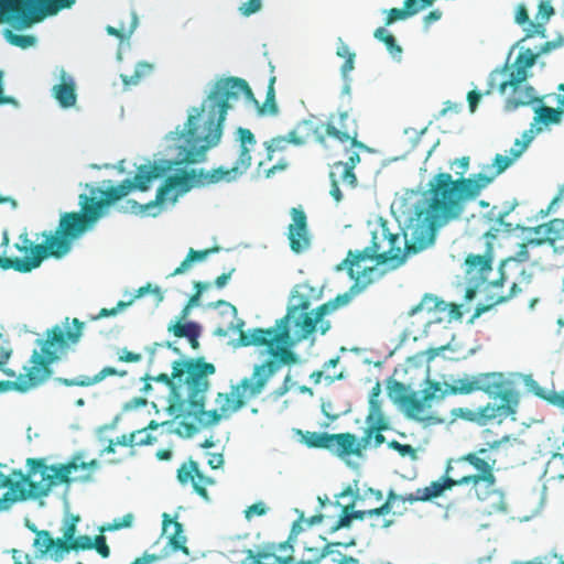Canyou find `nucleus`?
Listing matches in <instances>:
<instances>
[{
	"mask_svg": "<svg viewBox=\"0 0 564 564\" xmlns=\"http://www.w3.org/2000/svg\"><path fill=\"white\" fill-rule=\"evenodd\" d=\"M0 269H2V270L13 269L15 271L20 270V269H28V262L12 260V258H7V257H0Z\"/></svg>",
	"mask_w": 564,
	"mask_h": 564,
	"instance_id": "obj_58",
	"label": "nucleus"
},
{
	"mask_svg": "<svg viewBox=\"0 0 564 564\" xmlns=\"http://www.w3.org/2000/svg\"><path fill=\"white\" fill-rule=\"evenodd\" d=\"M421 8L419 7V0H404L403 9L392 8L389 10L386 24H392L398 20H403L408 17L416 14Z\"/></svg>",
	"mask_w": 564,
	"mask_h": 564,
	"instance_id": "obj_38",
	"label": "nucleus"
},
{
	"mask_svg": "<svg viewBox=\"0 0 564 564\" xmlns=\"http://www.w3.org/2000/svg\"><path fill=\"white\" fill-rule=\"evenodd\" d=\"M496 463L497 460L488 455V449L486 448L468 453L458 458L455 464L462 468L469 465L476 470L475 474H464L452 477L451 474L454 471L455 467L448 463L445 475L441 479L432 481L429 486L417 488L415 492L406 495H398L393 490H390L386 501L378 508L356 511L350 509L351 520L372 519V516H389L392 509H399L400 505L403 506L405 502L431 501L441 497L446 490L452 489L454 486L469 485L470 490L474 491L479 500H487L497 492V479L495 476Z\"/></svg>",
	"mask_w": 564,
	"mask_h": 564,
	"instance_id": "obj_4",
	"label": "nucleus"
},
{
	"mask_svg": "<svg viewBox=\"0 0 564 564\" xmlns=\"http://www.w3.org/2000/svg\"><path fill=\"white\" fill-rule=\"evenodd\" d=\"M93 549L102 557L107 558L110 556V547L107 544L106 536L104 534H98L93 539Z\"/></svg>",
	"mask_w": 564,
	"mask_h": 564,
	"instance_id": "obj_54",
	"label": "nucleus"
},
{
	"mask_svg": "<svg viewBox=\"0 0 564 564\" xmlns=\"http://www.w3.org/2000/svg\"><path fill=\"white\" fill-rule=\"evenodd\" d=\"M313 564H359V560L333 550L332 545L327 544Z\"/></svg>",
	"mask_w": 564,
	"mask_h": 564,
	"instance_id": "obj_37",
	"label": "nucleus"
},
{
	"mask_svg": "<svg viewBox=\"0 0 564 564\" xmlns=\"http://www.w3.org/2000/svg\"><path fill=\"white\" fill-rule=\"evenodd\" d=\"M310 306L308 296L293 290L286 314L276 319L273 327H256L247 332L241 330L239 335L240 345L245 347H265L273 359L263 364L272 361L276 365L272 376L280 369L281 365L296 364L297 356L291 350V347L306 339L316 330L317 325H319L321 333L325 334L330 325L329 322H324L323 317L337 307L336 304L329 302L310 312Z\"/></svg>",
	"mask_w": 564,
	"mask_h": 564,
	"instance_id": "obj_2",
	"label": "nucleus"
},
{
	"mask_svg": "<svg viewBox=\"0 0 564 564\" xmlns=\"http://www.w3.org/2000/svg\"><path fill=\"white\" fill-rule=\"evenodd\" d=\"M84 329V323L78 318L73 319V328L64 330L59 325L46 330L45 340L40 341L41 352L33 350L30 358V367H24L25 372L17 376L15 371L7 368L12 349L0 346V371L10 378H17L14 381L0 380V393L8 391L26 392L31 388L37 387L46 381L51 375V365L59 358L69 345L79 341Z\"/></svg>",
	"mask_w": 564,
	"mask_h": 564,
	"instance_id": "obj_7",
	"label": "nucleus"
},
{
	"mask_svg": "<svg viewBox=\"0 0 564 564\" xmlns=\"http://www.w3.org/2000/svg\"><path fill=\"white\" fill-rule=\"evenodd\" d=\"M492 248L489 245L484 254H468L465 259V272L476 288L486 283L492 273Z\"/></svg>",
	"mask_w": 564,
	"mask_h": 564,
	"instance_id": "obj_25",
	"label": "nucleus"
},
{
	"mask_svg": "<svg viewBox=\"0 0 564 564\" xmlns=\"http://www.w3.org/2000/svg\"><path fill=\"white\" fill-rule=\"evenodd\" d=\"M274 83L275 77H271L267 98L262 105H259L245 79L239 77L218 79L202 108L197 110V116L189 115L185 129L172 133V140L177 142L176 162L178 164H195L205 161L206 152L217 145L221 138L223 123L228 110L232 102L239 100L241 96H246L256 104L259 115H278Z\"/></svg>",
	"mask_w": 564,
	"mask_h": 564,
	"instance_id": "obj_1",
	"label": "nucleus"
},
{
	"mask_svg": "<svg viewBox=\"0 0 564 564\" xmlns=\"http://www.w3.org/2000/svg\"><path fill=\"white\" fill-rule=\"evenodd\" d=\"M354 502H350L341 507V512L338 519L329 527L332 532L338 531L343 528H348L351 524L350 509H352Z\"/></svg>",
	"mask_w": 564,
	"mask_h": 564,
	"instance_id": "obj_49",
	"label": "nucleus"
},
{
	"mask_svg": "<svg viewBox=\"0 0 564 564\" xmlns=\"http://www.w3.org/2000/svg\"><path fill=\"white\" fill-rule=\"evenodd\" d=\"M427 401L424 400V397L419 398L416 392H411L409 398H406L405 402L401 405L404 408L406 415L413 419H421V415L425 411V403Z\"/></svg>",
	"mask_w": 564,
	"mask_h": 564,
	"instance_id": "obj_40",
	"label": "nucleus"
},
{
	"mask_svg": "<svg viewBox=\"0 0 564 564\" xmlns=\"http://www.w3.org/2000/svg\"><path fill=\"white\" fill-rule=\"evenodd\" d=\"M370 252L367 247L362 250H348L346 258L337 267V270H346L356 284L366 286L372 283L376 262L375 256H370Z\"/></svg>",
	"mask_w": 564,
	"mask_h": 564,
	"instance_id": "obj_17",
	"label": "nucleus"
},
{
	"mask_svg": "<svg viewBox=\"0 0 564 564\" xmlns=\"http://www.w3.org/2000/svg\"><path fill=\"white\" fill-rule=\"evenodd\" d=\"M290 216L291 223L288 227L290 248L293 252L301 253L311 247L307 216L301 207L291 208Z\"/></svg>",
	"mask_w": 564,
	"mask_h": 564,
	"instance_id": "obj_24",
	"label": "nucleus"
},
{
	"mask_svg": "<svg viewBox=\"0 0 564 564\" xmlns=\"http://www.w3.org/2000/svg\"><path fill=\"white\" fill-rule=\"evenodd\" d=\"M445 311H446L445 301L438 299L434 294L425 293L422 296L420 303L412 306L408 311L406 315H408V317H412L421 312L431 313V312H445Z\"/></svg>",
	"mask_w": 564,
	"mask_h": 564,
	"instance_id": "obj_36",
	"label": "nucleus"
},
{
	"mask_svg": "<svg viewBox=\"0 0 564 564\" xmlns=\"http://www.w3.org/2000/svg\"><path fill=\"white\" fill-rule=\"evenodd\" d=\"M471 177L453 180L446 172L435 174L422 193L411 218V247L420 251L433 243L436 231L446 224L458 219L466 203L479 195Z\"/></svg>",
	"mask_w": 564,
	"mask_h": 564,
	"instance_id": "obj_3",
	"label": "nucleus"
},
{
	"mask_svg": "<svg viewBox=\"0 0 564 564\" xmlns=\"http://www.w3.org/2000/svg\"><path fill=\"white\" fill-rule=\"evenodd\" d=\"M169 543L172 545L174 550H180L185 554H188V549L186 547V536L182 533H170Z\"/></svg>",
	"mask_w": 564,
	"mask_h": 564,
	"instance_id": "obj_55",
	"label": "nucleus"
},
{
	"mask_svg": "<svg viewBox=\"0 0 564 564\" xmlns=\"http://www.w3.org/2000/svg\"><path fill=\"white\" fill-rule=\"evenodd\" d=\"M208 286H209V283L195 281L194 282L195 293L191 295L186 305H188L189 307L197 305L203 291L206 290Z\"/></svg>",
	"mask_w": 564,
	"mask_h": 564,
	"instance_id": "obj_57",
	"label": "nucleus"
},
{
	"mask_svg": "<svg viewBox=\"0 0 564 564\" xmlns=\"http://www.w3.org/2000/svg\"><path fill=\"white\" fill-rule=\"evenodd\" d=\"M133 189V182L131 180H124L117 186L108 187L105 191H101L102 198L97 200L94 197H89L86 194H82V197L89 203V206L94 212L101 216L104 207L121 199L127 196Z\"/></svg>",
	"mask_w": 564,
	"mask_h": 564,
	"instance_id": "obj_29",
	"label": "nucleus"
},
{
	"mask_svg": "<svg viewBox=\"0 0 564 564\" xmlns=\"http://www.w3.org/2000/svg\"><path fill=\"white\" fill-rule=\"evenodd\" d=\"M536 394L564 412V391H550L546 394L536 392Z\"/></svg>",
	"mask_w": 564,
	"mask_h": 564,
	"instance_id": "obj_53",
	"label": "nucleus"
},
{
	"mask_svg": "<svg viewBox=\"0 0 564 564\" xmlns=\"http://www.w3.org/2000/svg\"><path fill=\"white\" fill-rule=\"evenodd\" d=\"M80 213H64L55 232L43 231L41 237L50 238L54 249L53 257L62 258L69 252L73 240L79 238L89 227L99 219V214L94 212L89 203L79 195Z\"/></svg>",
	"mask_w": 564,
	"mask_h": 564,
	"instance_id": "obj_10",
	"label": "nucleus"
},
{
	"mask_svg": "<svg viewBox=\"0 0 564 564\" xmlns=\"http://www.w3.org/2000/svg\"><path fill=\"white\" fill-rule=\"evenodd\" d=\"M276 369L274 362L257 365L253 368L251 378H243L238 384L231 386L230 392L218 393L216 402L218 410H215L221 416H228L240 410L247 400L260 394L272 372Z\"/></svg>",
	"mask_w": 564,
	"mask_h": 564,
	"instance_id": "obj_11",
	"label": "nucleus"
},
{
	"mask_svg": "<svg viewBox=\"0 0 564 564\" xmlns=\"http://www.w3.org/2000/svg\"><path fill=\"white\" fill-rule=\"evenodd\" d=\"M126 373L127 372L124 370L118 371L113 367H105L98 373H96L94 377L85 376V377H80L78 379H59V381L67 387H73V386L88 387V386H93V384H96V383L102 381L105 378H107L109 376L123 377Z\"/></svg>",
	"mask_w": 564,
	"mask_h": 564,
	"instance_id": "obj_35",
	"label": "nucleus"
},
{
	"mask_svg": "<svg viewBox=\"0 0 564 564\" xmlns=\"http://www.w3.org/2000/svg\"><path fill=\"white\" fill-rule=\"evenodd\" d=\"M474 391H482L494 400L499 402H488L478 409L457 408L453 410L456 417L467 422L485 426L494 421L501 423L509 416L517 413L520 394L510 387L500 372H484L477 376H465L446 383L443 394H469Z\"/></svg>",
	"mask_w": 564,
	"mask_h": 564,
	"instance_id": "obj_8",
	"label": "nucleus"
},
{
	"mask_svg": "<svg viewBox=\"0 0 564 564\" xmlns=\"http://www.w3.org/2000/svg\"><path fill=\"white\" fill-rule=\"evenodd\" d=\"M330 435L326 432H306L304 435L305 444L308 447L329 448Z\"/></svg>",
	"mask_w": 564,
	"mask_h": 564,
	"instance_id": "obj_46",
	"label": "nucleus"
},
{
	"mask_svg": "<svg viewBox=\"0 0 564 564\" xmlns=\"http://www.w3.org/2000/svg\"><path fill=\"white\" fill-rule=\"evenodd\" d=\"M536 57L538 54H534L530 48L519 53L514 63L508 67V74H511V80L509 84L527 82L529 69L535 64Z\"/></svg>",
	"mask_w": 564,
	"mask_h": 564,
	"instance_id": "obj_32",
	"label": "nucleus"
},
{
	"mask_svg": "<svg viewBox=\"0 0 564 564\" xmlns=\"http://www.w3.org/2000/svg\"><path fill=\"white\" fill-rule=\"evenodd\" d=\"M132 301H119L117 305L112 308H101L96 316H91V321H97L102 317L116 316L120 311L130 306Z\"/></svg>",
	"mask_w": 564,
	"mask_h": 564,
	"instance_id": "obj_52",
	"label": "nucleus"
},
{
	"mask_svg": "<svg viewBox=\"0 0 564 564\" xmlns=\"http://www.w3.org/2000/svg\"><path fill=\"white\" fill-rule=\"evenodd\" d=\"M26 465V474L21 469H13L9 475L0 473V488L8 489L0 497V512L9 510L18 501L46 497L59 484L89 480L98 462H83L82 454H76L65 464L47 466L42 458H28Z\"/></svg>",
	"mask_w": 564,
	"mask_h": 564,
	"instance_id": "obj_5",
	"label": "nucleus"
},
{
	"mask_svg": "<svg viewBox=\"0 0 564 564\" xmlns=\"http://www.w3.org/2000/svg\"><path fill=\"white\" fill-rule=\"evenodd\" d=\"M218 250H219L218 247H213V248H208V249H204V250H194L191 248L187 253L188 260H192L193 262L194 261H203L207 258L208 254L217 252Z\"/></svg>",
	"mask_w": 564,
	"mask_h": 564,
	"instance_id": "obj_59",
	"label": "nucleus"
},
{
	"mask_svg": "<svg viewBox=\"0 0 564 564\" xmlns=\"http://www.w3.org/2000/svg\"><path fill=\"white\" fill-rule=\"evenodd\" d=\"M516 22L520 25L529 23V29L527 30V36H533L534 34L544 33V28L541 23H534L529 20L528 10L523 4H520L516 12Z\"/></svg>",
	"mask_w": 564,
	"mask_h": 564,
	"instance_id": "obj_43",
	"label": "nucleus"
},
{
	"mask_svg": "<svg viewBox=\"0 0 564 564\" xmlns=\"http://www.w3.org/2000/svg\"><path fill=\"white\" fill-rule=\"evenodd\" d=\"M380 392L379 384L373 388L369 401V413L366 417L367 427L361 436V447L364 449L372 445L378 447L384 443L386 438L382 432L389 429V422L381 411L380 402L376 399Z\"/></svg>",
	"mask_w": 564,
	"mask_h": 564,
	"instance_id": "obj_19",
	"label": "nucleus"
},
{
	"mask_svg": "<svg viewBox=\"0 0 564 564\" xmlns=\"http://www.w3.org/2000/svg\"><path fill=\"white\" fill-rule=\"evenodd\" d=\"M389 447L395 449L401 456H415V449L409 444H401L398 441H391Z\"/></svg>",
	"mask_w": 564,
	"mask_h": 564,
	"instance_id": "obj_64",
	"label": "nucleus"
},
{
	"mask_svg": "<svg viewBox=\"0 0 564 564\" xmlns=\"http://www.w3.org/2000/svg\"><path fill=\"white\" fill-rule=\"evenodd\" d=\"M52 91L62 108H70L76 104V84L65 72L61 75V83L55 85Z\"/></svg>",
	"mask_w": 564,
	"mask_h": 564,
	"instance_id": "obj_33",
	"label": "nucleus"
},
{
	"mask_svg": "<svg viewBox=\"0 0 564 564\" xmlns=\"http://www.w3.org/2000/svg\"><path fill=\"white\" fill-rule=\"evenodd\" d=\"M313 122L308 120L302 121L295 130H292L288 135H278L272 138L269 142H265V150L268 159H272L274 152L283 151L290 143L294 145H303L306 142V138L299 133L300 130H312Z\"/></svg>",
	"mask_w": 564,
	"mask_h": 564,
	"instance_id": "obj_30",
	"label": "nucleus"
},
{
	"mask_svg": "<svg viewBox=\"0 0 564 564\" xmlns=\"http://www.w3.org/2000/svg\"><path fill=\"white\" fill-rule=\"evenodd\" d=\"M388 397L397 404L402 405L406 398L411 394L408 387L398 380H393L388 384Z\"/></svg>",
	"mask_w": 564,
	"mask_h": 564,
	"instance_id": "obj_44",
	"label": "nucleus"
},
{
	"mask_svg": "<svg viewBox=\"0 0 564 564\" xmlns=\"http://www.w3.org/2000/svg\"><path fill=\"white\" fill-rule=\"evenodd\" d=\"M133 521V514L127 513L122 518L115 519L111 524L107 528H101V532L105 530H120L122 528H130Z\"/></svg>",
	"mask_w": 564,
	"mask_h": 564,
	"instance_id": "obj_56",
	"label": "nucleus"
},
{
	"mask_svg": "<svg viewBox=\"0 0 564 564\" xmlns=\"http://www.w3.org/2000/svg\"><path fill=\"white\" fill-rule=\"evenodd\" d=\"M360 162V155L356 151L349 153L346 162L337 161L332 165L329 172L330 178V196L339 203L343 199V193L339 188V184L343 183L351 188L357 186V176L354 173V169Z\"/></svg>",
	"mask_w": 564,
	"mask_h": 564,
	"instance_id": "obj_21",
	"label": "nucleus"
},
{
	"mask_svg": "<svg viewBox=\"0 0 564 564\" xmlns=\"http://www.w3.org/2000/svg\"><path fill=\"white\" fill-rule=\"evenodd\" d=\"M261 0H248L247 2L242 3L239 10L242 15L249 17L258 12L261 9Z\"/></svg>",
	"mask_w": 564,
	"mask_h": 564,
	"instance_id": "obj_62",
	"label": "nucleus"
},
{
	"mask_svg": "<svg viewBox=\"0 0 564 564\" xmlns=\"http://www.w3.org/2000/svg\"><path fill=\"white\" fill-rule=\"evenodd\" d=\"M540 132H542V128H530L523 131L521 139H516L513 147L509 150V154L518 160Z\"/></svg>",
	"mask_w": 564,
	"mask_h": 564,
	"instance_id": "obj_39",
	"label": "nucleus"
},
{
	"mask_svg": "<svg viewBox=\"0 0 564 564\" xmlns=\"http://www.w3.org/2000/svg\"><path fill=\"white\" fill-rule=\"evenodd\" d=\"M293 547L285 543L262 544L247 550L243 564H300L293 555Z\"/></svg>",
	"mask_w": 564,
	"mask_h": 564,
	"instance_id": "obj_20",
	"label": "nucleus"
},
{
	"mask_svg": "<svg viewBox=\"0 0 564 564\" xmlns=\"http://www.w3.org/2000/svg\"><path fill=\"white\" fill-rule=\"evenodd\" d=\"M329 451L335 452L339 456L360 455L364 451L361 447V438L351 433H339L330 435Z\"/></svg>",
	"mask_w": 564,
	"mask_h": 564,
	"instance_id": "obj_31",
	"label": "nucleus"
},
{
	"mask_svg": "<svg viewBox=\"0 0 564 564\" xmlns=\"http://www.w3.org/2000/svg\"><path fill=\"white\" fill-rule=\"evenodd\" d=\"M375 37L384 43L387 50L392 54H401L402 48L397 44L394 36L388 32L384 28H378L375 31Z\"/></svg>",
	"mask_w": 564,
	"mask_h": 564,
	"instance_id": "obj_48",
	"label": "nucleus"
},
{
	"mask_svg": "<svg viewBox=\"0 0 564 564\" xmlns=\"http://www.w3.org/2000/svg\"><path fill=\"white\" fill-rule=\"evenodd\" d=\"M93 538L89 535H78L75 539H73L68 544H63V558L66 554H68L70 551H86L93 549Z\"/></svg>",
	"mask_w": 564,
	"mask_h": 564,
	"instance_id": "obj_47",
	"label": "nucleus"
},
{
	"mask_svg": "<svg viewBox=\"0 0 564 564\" xmlns=\"http://www.w3.org/2000/svg\"><path fill=\"white\" fill-rule=\"evenodd\" d=\"M164 169L158 164H142L138 167L133 182V189L145 192L150 187V183L162 176Z\"/></svg>",
	"mask_w": 564,
	"mask_h": 564,
	"instance_id": "obj_34",
	"label": "nucleus"
},
{
	"mask_svg": "<svg viewBox=\"0 0 564 564\" xmlns=\"http://www.w3.org/2000/svg\"><path fill=\"white\" fill-rule=\"evenodd\" d=\"M517 160L509 155L496 154L492 163L486 165L481 172L471 175V180L475 182L476 187H479V193L486 188L497 176L502 174L509 166H511Z\"/></svg>",
	"mask_w": 564,
	"mask_h": 564,
	"instance_id": "obj_27",
	"label": "nucleus"
},
{
	"mask_svg": "<svg viewBox=\"0 0 564 564\" xmlns=\"http://www.w3.org/2000/svg\"><path fill=\"white\" fill-rule=\"evenodd\" d=\"M534 238H529V243L541 246L544 243L555 248L557 241L564 240V219L554 218L547 223L541 224L533 228Z\"/></svg>",
	"mask_w": 564,
	"mask_h": 564,
	"instance_id": "obj_26",
	"label": "nucleus"
},
{
	"mask_svg": "<svg viewBox=\"0 0 564 564\" xmlns=\"http://www.w3.org/2000/svg\"><path fill=\"white\" fill-rule=\"evenodd\" d=\"M143 433H144L143 430H139V431L132 432L130 434H123V435H121V436L116 438V441H115L116 446L117 445H120V446H134L133 442H137V436L141 435Z\"/></svg>",
	"mask_w": 564,
	"mask_h": 564,
	"instance_id": "obj_61",
	"label": "nucleus"
},
{
	"mask_svg": "<svg viewBox=\"0 0 564 564\" xmlns=\"http://www.w3.org/2000/svg\"><path fill=\"white\" fill-rule=\"evenodd\" d=\"M560 94L557 95V104L558 108H552L545 105H542L535 108L533 121L530 124V128L538 129L543 127H549L551 124H558L562 121V115L564 109V84H560L557 87Z\"/></svg>",
	"mask_w": 564,
	"mask_h": 564,
	"instance_id": "obj_28",
	"label": "nucleus"
},
{
	"mask_svg": "<svg viewBox=\"0 0 564 564\" xmlns=\"http://www.w3.org/2000/svg\"><path fill=\"white\" fill-rule=\"evenodd\" d=\"M323 127L324 132H319L314 124L311 130L321 145L327 147V140L330 139L343 145L348 144L350 149H366V145L358 140V123L347 111L330 115Z\"/></svg>",
	"mask_w": 564,
	"mask_h": 564,
	"instance_id": "obj_13",
	"label": "nucleus"
},
{
	"mask_svg": "<svg viewBox=\"0 0 564 564\" xmlns=\"http://www.w3.org/2000/svg\"><path fill=\"white\" fill-rule=\"evenodd\" d=\"M75 0H46L45 8L48 14H57L64 9H69L74 6Z\"/></svg>",
	"mask_w": 564,
	"mask_h": 564,
	"instance_id": "obj_51",
	"label": "nucleus"
},
{
	"mask_svg": "<svg viewBox=\"0 0 564 564\" xmlns=\"http://www.w3.org/2000/svg\"><path fill=\"white\" fill-rule=\"evenodd\" d=\"M152 72V65L147 62H139L135 65L133 74L121 75V80L126 87L138 85L142 78L148 76Z\"/></svg>",
	"mask_w": 564,
	"mask_h": 564,
	"instance_id": "obj_42",
	"label": "nucleus"
},
{
	"mask_svg": "<svg viewBox=\"0 0 564 564\" xmlns=\"http://www.w3.org/2000/svg\"><path fill=\"white\" fill-rule=\"evenodd\" d=\"M367 248L371 251L370 256H375L376 264L398 260L402 254L400 236L391 234L384 225L372 231L371 242Z\"/></svg>",
	"mask_w": 564,
	"mask_h": 564,
	"instance_id": "obj_18",
	"label": "nucleus"
},
{
	"mask_svg": "<svg viewBox=\"0 0 564 564\" xmlns=\"http://www.w3.org/2000/svg\"><path fill=\"white\" fill-rule=\"evenodd\" d=\"M172 529L173 531L171 533H182L183 532V525L176 520H173L170 518L167 513H163V531L164 533H167L169 530Z\"/></svg>",
	"mask_w": 564,
	"mask_h": 564,
	"instance_id": "obj_60",
	"label": "nucleus"
},
{
	"mask_svg": "<svg viewBox=\"0 0 564 564\" xmlns=\"http://www.w3.org/2000/svg\"><path fill=\"white\" fill-rule=\"evenodd\" d=\"M530 247L536 246L534 243H529V239L525 242L521 243L519 250L516 252L514 256L508 257L506 260L501 262L499 268V278L497 280L488 282L486 286V299L488 302H490L491 305L503 303L516 296L517 293L521 291L516 282H512L507 292L502 290L503 283L507 280L505 274V268L512 262L523 263L529 261Z\"/></svg>",
	"mask_w": 564,
	"mask_h": 564,
	"instance_id": "obj_15",
	"label": "nucleus"
},
{
	"mask_svg": "<svg viewBox=\"0 0 564 564\" xmlns=\"http://www.w3.org/2000/svg\"><path fill=\"white\" fill-rule=\"evenodd\" d=\"M424 400L430 402L434 399H443L446 394L444 393V389L440 382L436 381H427L426 387L422 391Z\"/></svg>",
	"mask_w": 564,
	"mask_h": 564,
	"instance_id": "obj_50",
	"label": "nucleus"
},
{
	"mask_svg": "<svg viewBox=\"0 0 564 564\" xmlns=\"http://www.w3.org/2000/svg\"><path fill=\"white\" fill-rule=\"evenodd\" d=\"M216 372L212 362L203 357L175 360L171 376L161 373L154 378L170 388L167 411L175 419H193L195 423L210 426L219 422L216 411H206V393L209 377Z\"/></svg>",
	"mask_w": 564,
	"mask_h": 564,
	"instance_id": "obj_6",
	"label": "nucleus"
},
{
	"mask_svg": "<svg viewBox=\"0 0 564 564\" xmlns=\"http://www.w3.org/2000/svg\"><path fill=\"white\" fill-rule=\"evenodd\" d=\"M198 326L195 322L175 321L169 324L167 332L177 338H187Z\"/></svg>",
	"mask_w": 564,
	"mask_h": 564,
	"instance_id": "obj_45",
	"label": "nucleus"
},
{
	"mask_svg": "<svg viewBox=\"0 0 564 564\" xmlns=\"http://www.w3.org/2000/svg\"><path fill=\"white\" fill-rule=\"evenodd\" d=\"M370 525L375 529H387L394 523V519L392 517L388 518V516H372V519H369Z\"/></svg>",
	"mask_w": 564,
	"mask_h": 564,
	"instance_id": "obj_63",
	"label": "nucleus"
},
{
	"mask_svg": "<svg viewBox=\"0 0 564 564\" xmlns=\"http://www.w3.org/2000/svg\"><path fill=\"white\" fill-rule=\"evenodd\" d=\"M15 249L23 253V258H12V260L28 262V269L17 270L26 273L41 265L42 261L47 257H53L54 249L51 247L50 238H44L43 243L34 245L29 238L26 231L20 234L19 242L14 245Z\"/></svg>",
	"mask_w": 564,
	"mask_h": 564,
	"instance_id": "obj_22",
	"label": "nucleus"
},
{
	"mask_svg": "<svg viewBox=\"0 0 564 564\" xmlns=\"http://www.w3.org/2000/svg\"><path fill=\"white\" fill-rule=\"evenodd\" d=\"M239 155L235 165L230 169L217 167L212 171L200 170H177L173 175L169 176L159 187L155 199L144 206L142 210H147L151 206L161 205L165 202H176L177 195L175 189L181 193L188 192L195 184L210 185L223 181L230 182L236 176L249 169L251 165V150L257 141L251 130L247 128H238Z\"/></svg>",
	"mask_w": 564,
	"mask_h": 564,
	"instance_id": "obj_9",
	"label": "nucleus"
},
{
	"mask_svg": "<svg viewBox=\"0 0 564 564\" xmlns=\"http://www.w3.org/2000/svg\"><path fill=\"white\" fill-rule=\"evenodd\" d=\"M46 0H0V24L25 30L50 17Z\"/></svg>",
	"mask_w": 564,
	"mask_h": 564,
	"instance_id": "obj_12",
	"label": "nucleus"
},
{
	"mask_svg": "<svg viewBox=\"0 0 564 564\" xmlns=\"http://www.w3.org/2000/svg\"><path fill=\"white\" fill-rule=\"evenodd\" d=\"M79 521L78 516H72V518L63 527V536L54 539L47 530H36L35 538L33 541V547L35 552L41 556L48 555L54 562L63 561V544H68L73 539L76 538L77 522Z\"/></svg>",
	"mask_w": 564,
	"mask_h": 564,
	"instance_id": "obj_16",
	"label": "nucleus"
},
{
	"mask_svg": "<svg viewBox=\"0 0 564 564\" xmlns=\"http://www.w3.org/2000/svg\"><path fill=\"white\" fill-rule=\"evenodd\" d=\"M176 478L182 486L191 485L193 490L204 500L209 501L207 487L214 486L216 480L202 473L198 463L189 458L177 469Z\"/></svg>",
	"mask_w": 564,
	"mask_h": 564,
	"instance_id": "obj_23",
	"label": "nucleus"
},
{
	"mask_svg": "<svg viewBox=\"0 0 564 564\" xmlns=\"http://www.w3.org/2000/svg\"><path fill=\"white\" fill-rule=\"evenodd\" d=\"M511 80V74H508V66L497 68L489 74L488 89L485 95H490L494 90H498L501 95L507 93L510 88L511 93L506 100V109L513 111L520 106H527L532 102H542V98L535 97L534 88L528 85L525 82L513 84Z\"/></svg>",
	"mask_w": 564,
	"mask_h": 564,
	"instance_id": "obj_14",
	"label": "nucleus"
},
{
	"mask_svg": "<svg viewBox=\"0 0 564 564\" xmlns=\"http://www.w3.org/2000/svg\"><path fill=\"white\" fill-rule=\"evenodd\" d=\"M2 34L8 43L23 50L32 47L36 44V37L31 34H15L10 29H4Z\"/></svg>",
	"mask_w": 564,
	"mask_h": 564,
	"instance_id": "obj_41",
	"label": "nucleus"
}]
</instances>
